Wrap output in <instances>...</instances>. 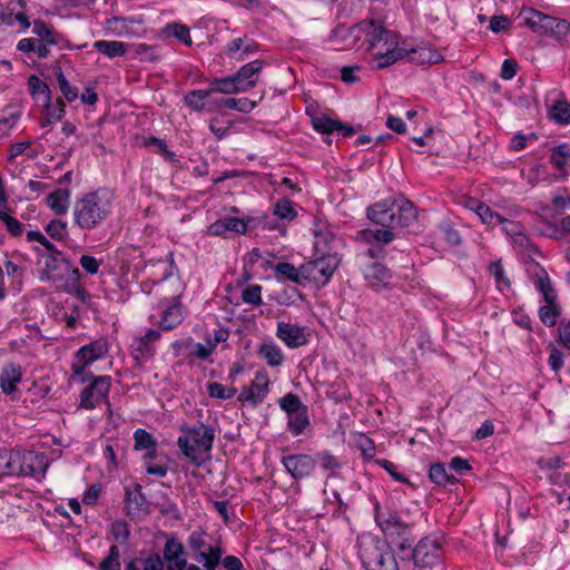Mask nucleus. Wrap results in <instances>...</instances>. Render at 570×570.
I'll list each match as a JSON object with an SVG mask.
<instances>
[{"label":"nucleus","instance_id":"e2e57ef3","mask_svg":"<svg viewBox=\"0 0 570 570\" xmlns=\"http://www.w3.org/2000/svg\"><path fill=\"white\" fill-rule=\"evenodd\" d=\"M361 70V67L358 65L354 66H344L341 69V79L343 82L347 85L356 83L360 81V77L356 75V72Z\"/></svg>","mask_w":570,"mask_h":570},{"label":"nucleus","instance_id":"c9c22d12","mask_svg":"<svg viewBox=\"0 0 570 570\" xmlns=\"http://www.w3.org/2000/svg\"><path fill=\"white\" fill-rule=\"evenodd\" d=\"M274 271L277 277H281L282 279H288L296 284H302L304 281L302 266L296 268L293 264L283 262L276 264Z\"/></svg>","mask_w":570,"mask_h":570},{"label":"nucleus","instance_id":"3c124183","mask_svg":"<svg viewBox=\"0 0 570 570\" xmlns=\"http://www.w3.org/2000/svg\"><path fill=\"white\" fill-rule=\"evenodd\" d=\"M207 393L214 399L229 400L236 394V389L225 386L218 382H209L207 384Z\"/></svg>","mask_w":570,"mask_h":570},{"label":"nucleus","instance_id":"5fc2aeb1","mask_svg":"<svg viewBox=\"0 0 570 570\" xmlns=\"http://www.w3.org/2000/svg\"><path fill=\"white\" fill-rule=\"evenodd\" d=\"M476 215L484 225H488L491 228L499 225V223L504 222V217L501 216L499 213L492 210L487 204H484V206L481 207L479 214Z\"/></svg>","mask_w":570,"mask_h":570},{"label":"nucleus","instance_id":"f3484780","mask_svg":"<svg viewBox=\"0 0 570 570\" xmlns=\"http://www.w3.org/2000/svg\"><path fill=\"white\" fill-rule=\"evenodd\" d=\"M276 336L289 348H297L307 343L304 328L292 323L278 322Z\"/></svg>","mask_w":570,"mask_h":570},{"label":"nucleus","instance_id":"49530a36","mask_svg":"<svg viewBox=\"0 0 570 570\" xmlns=\"http://www.w3.org/2000/svg\"><path fill=\"white\" fill-rule=\"evenodd\" d=\"M28 87L31 96L38 99L40 95L45 97V100L50 101V89L48 85L42 81L38 76L31 75L28 78Z\"/></svg>","mask_w":570,"mask_h":570},{"label":"nucleus","instance_id":"c03bdc74","mask_svg":"<svg viewBox=\"0 0 570 570\" xmlns=\"http://www.w3.org/2000/svg\"><path fill=\"white\" fill-rule=\"evenodd\" d=\"M312 124L313 128L321 134H332L336 131L337 128L342 127L341 121L332 119L327 116L313 117Z\"/></svg>","mask_w":570,"mask_h":570},{"label":"nucleus","instance_id":"8fccbe9b","mask_svg":"<svg viewBox=\"0 0 570 570\" xmlns=\"http://www.w3.org/2000/svg\"><path fill=\"white\" fill-rule=\"evenodd\" d=\"M135 450H155L156 440L144 429H137L134 432Z\"/></svg>","mask_w":570,"mask_h":570},{"label":"nucleus","instance_id":"cd10ccee","mask_svg":"<svg viewBox=\"0 0 570 570\" xmlns=\"http://www.w3.org/2000/svg\"><path fill=\"white\" fill-rule=\"evenodd\" d=\"M65 102L61 98H58L55 104H50V101L45 102L43 115L40 118V125L42 127L50 126L61 120L65 116Z\"/></svg>","mask_w":570,"mask_h":570},{"label":"nucleus","instance_id":"58836bf2","mask_svg":"<svg viewBox=\"0 0 570 570\" xmlns=\"http://www.w3.org/2000/svg\"><path fill=\"white\" fill-rule=\"evenodd\" d=\"M429 476L438 485L454 484L456 482V478L449 474L442 463L432 464L429 470Z\"/></svg>","mask_w":570,"mask_h":570},{"label":"nucleus","instance_id":"603ef678","mask_svg":"<svg viewBox=\"0 0 570 570\" xmlns=\"http://www.w3.org/2000/svg\"><path fill=\"white\" fill-rule=\"evenodd\" d=\"M120 551L116 544L109 548L108 556L99 564V570H121Z\"/></svg>","mask_w":570,"mask_h":570},{"label":"nucleus","instance_id":"c85d7f7f","mask_svg":"<svg viewBox=\"0 0 570 570\" xmlns=\"http://www.w3.org/2000/svg\"><path fill=\"white\" fill-rule=\"evenodd\" d=\"M213 105L217 109L225 108L244 114L250 112L256 107V102L248 98H222L213 101Z\"/></svg>","mask_w":570,"mask_h":570},{"label":"nucleus","instance_id":"4468645a","mask_svg":"<svg viewBox=\"0 0 570 570\" xmlns=\"http://www.w3.org/2000/svg\"><path fill=\"white\" fill-rule=\"evenodd\" d=\"M268 385L269 379L267 373L264 371L257 372L252 384L240 391L238 401L242 403L247 402L253 406L261 404L268 393Z\"/></svg>","mask_w":570,"mask_h":570},{"label":"nucleus","instance_id":"20e7f679","mask_svg":"<svg viewBox=\"0 0 570 570\" xmlns=\"http://www.w3.org/2000/svg\"><path fill=\"white\" fill-rule=\"evenodd\" d=\"M444 553V538L442 535H426L414 548L409 546V554L402 559H412L416 567L432 568L439 564Z\"/></svg>","mask_w":570,"mask_h":570},{"label":"nucleus","instance_id":"7ed1b4c3","mask_svg":"<svg viewBox=\"0 0 570 570\" xmlns=\"http://www.w3.org/2000/svg\"><path fill=\"white\" fill-rule=\"evenodd\" d=\"M184 433L177 440L181 453L195 465L202 466L209 460L215 439V431L210 425L198 422L195 425H183Z\"/></svg>","mask_w":570,"mask_h":570},{"label":"nucleus","instance_id":"37998d69","mask_svg":"<svg viewBox=\"0 0 570 570\" xmlns=\"http://www.w3.org/2000/svg\"><path fill=\"white\" fill-rule=\"evenodd\" d=\"M550 116L558 124H570V104L566 100L556 101L550 109Z\"/></svg>","mask_w":570,"mask_h":570},{"label":"nucleus","instance_id":"0e129e2a","mask_svg":"<svg viewBox=\"0 0 570 570\" xmlns=\"http://www.w3.org/2000/svg\"><path fill=\"white\" fill-rule=\"evenodd\" d=\"M79 264L90 275L97 274L100 267V261L90 255H82Z\"/></svg>","mask_w":570,"mask_h":570},{"label":"nucleus","instance_id":"680f3d73","mask_svg":"<svg viewBox=\"0 0 570 570\" xmlns=\"http://www.w3.org/2000/svg\"><path fill=\"white\" fill-rule=\"evenodd\" d=\"M0 220L6 225L12 236H19L23 232V225L3 210H0Z\"/></svg>","mask_w":570,"mask_h":570},{"label":"nucleus","instance_id":"aec40b11","mask_svg":"<svg viewBox=\"0 0 570 570\" xmlns=\"http://www.w3.org/2000/svg\"><path fill=\"white\" fill-rule=\"evenodd\" d=\"M141 489V485L138 483H134L125 489V509L129 517L139 514L147 503Z\"/></svg>","mask_w":570,"mask_h":570},{"label":"nucleus","instance_id":"412c9836","mask_svg":"<svg viewBox=\"0 0 570 570\" xmlns=\"http://www.w3.org/2000/svg\"><path fill=\"white\" fill-rule=\"evenodd\" d=\"M22 371L18 364L6 365L0 373V387L3 393L12 394L17 391V385L21 382Z\"/></svg>","mask_w":570,"mask_h":570},{"label":"nucleus","instance_id":"bf43d9fd","mask_svg":"<svg viewBox=\"0 0 570 570\" xmlns=\"http://www.w3.org/2000/svg\"><path fill=\"white\" fill-rule=\"evenodd\" d=\"M242 299L247 304L259 306L262 302V286L254 284L249 285L242 292Z\"/></svg>","mask_w":570,"mask_h":570},{"label":"nucleus","instance_id":"e433bc0d","mask_svg":"<svg viewBox=\"0 0 570 570\" xmlns=\"http://www.w3.org/2000/svg\"><path fill=\"white\" fill-rule=\"evenodd\" d=\"M131 348L132 357L138 363H144L146 360L153 357L155 354L154 345H151L149 341L145 340L144 336L135 341V343L131 345Z\"/></svg>","mask_w":570,"mask_h":570},{"label":"nucleus","instance_id":"5701e85b","mask_svg":"<svg viewBox=\"0 0 570 570\" xmlns=\"http://www.w3.org/2000/svg\"><path fill=\"white\" fill-rule=\"evenodd\" d=\"M209 92L213 94H224V95H234L238 92H245L246 88L238 86L234 75L214 78L209 81Z\"/></svg>","mask_w":570,"mask_h":570},{"label":"nucleus","instance_id":"2eb2a0df","mask_svg":"<svg viewBox=\"0 0 570 570\" xmlns=\"http://www.w3.org/2000/svg\"><path fill=\"white\" fill-rule=\"evenodd\" d=\"M285 470L295 480L308 476L316 465V460L308 454H289L282 458Z\"/></svg>","mask_w":570,"mask_h":570},{"label":"nucleus","instance_id":"423d86ee","mask_svg":"<svg viewBox=\"0 0 570 570\" xmlns=\"http://www.w3.org/2000/svg\"><path fill=\"white\" fill-rule=\"evenodd\" d=\"M13 475L45 478L49 466L48 458L42 452L13 450Z\"/></svg>","mask_w":570,"mask_h":570},{"label":"nucleus","instance_id":"6ab92c4d","mask_svg":"<svg viewBox=\"0 0 570 570\" xmlns=\"http://www.w3.org/2000/svg\"><path fill=\"white\" fill-rule=\"evenodd\" d=\"M263 69V61L253 60L242 66L234 75L238 86L246 88V91L256 86L258 73Z\"/></svg>","mask_w":570,"mask_h":570},{"label":"nucleus","instance_id":"a878e982","mask_svg":"<svg viewBox=\"0 0 570 570\" xmlns=\"http://www.w3.org/2000/svg\"><path fill=\"white\" fill-rule=\"evenodd\" d=\"M533 283L535 288L543 295L544 302L557 298V292L553 288L550 277L544 268L540 266L535 267Z\"/></svg>","mask_w":570,"mask_h":570},{"label":"nucleus","instance_id":"6e6d98bb","mask_svg":"<svg viewBox=\"0 0 570 570\" xmlns=\"http://www.w3.org/2000/svg\"><path fill=\"white\" fill-rule=\"evenodd\" d=\"M490 273L493 275V277L495 278V282H497V286L500 291H503L504 288H510L511 287V282L510 279L505 276V273H504V269H503V266L501 264V262H493L490 267Z\"/></svg>","mask_w":570,"mask_h":570},{"label":"nucleus","instance_id":"f704fd0d","mask_svg":"<svg viewBox=\"0 0 570 570\" xmlns=\"http://www.w3.org/2000/svg\"><path fill=\"white\" fill-rule=\"evenodd\" d=\"M315 248L321 254H327L326 252L332 248V243L336 240L335 235L326 226H322L314 229Z\"/></svg>","mask_w":570,"mask_h":570},{"label":"nucleus","instance_id":"052dcab7","mask_svg":"<svg viewBox=\"0 0 570 570\" xmlns=\"http://www.w3.org/2000/svg\"><path fill=\"white\" fill-rule=\"evenodd\" d=\"M13 450H0V476L13 475Z\"/></svg>","mask_w":570,"mask_h":570},{"label":"nucleus","instance_id":"ddd939ff","mask_svg":"<svg viewBox=\"0 0 570 570\" xmlns=\"http://www.w3.org/2000/svg\"><path fill=\"white\" fill-rule=\"evenodd\" d=\"M256 219L253 217L237 218L223 217L207 227L206 233L210 236L227 237L228 233L245 234L248 227H254Z\"/></svg>","mask_w":570,"mask_h":570},{"label":"nucleus","instance_id":"f03ea898","mask_svg":"<svg viewBox=\"0 0 570 570\" xmlns=\"http://www.w3.org/2000/svg\"><path fill=\"white\" fill-rule=\"evenodd\" d=\"M114 195L107 188L86 194L73 207L75 223L81 229H94L110 214Z\"/></svg>","mask_w":570,"mask_h":570},{"label":"nucleus","instance_id":"13d9d810","mask_svg":"<svg viewBox=\"0 0 570 570\" xmlns=\"http://www.w3.org/2000/svg\"><path fill=\"white\" fill-rule=\"evenodd\" d=\"M1 21L8 26H12L14 21L19 22L23 30L30 27L28 17L23 11H12L1 13Z\"/></svg>","mask_w":570,"mask_h":570},{"label":"nucleus","instance_id":"ea45409f","mask_svg":"<svg viewBox=\"0 0 570 570\" xmlns=\"http://www.w3.org/2000/svg\"><path fill=\"white\" fill-rule=\"evenodd\" d=\"M570 159V148L567 144H561L551 149L550 163L559 171H564V167Z\"/></svg>","mask_w":570,"mask_h":570},{"label":"nucleus","instance_id":"f257e3e1","mask_svg":"<svg viewBox=\"0 0 570 570\" xmlns=\"http://www.w3.org/2000/svg\"><path fill=\"white\" fill-rule=\"evenodd\" d=\"M368 219L383 228L409 227L417 217L414 204L403 197L387 198L367 208Z\"/></svg>","mask_w":570,"mask_h":570},{"label":"nucleus","instance_id":"a19ab883","mask_svg":"<svg viewBox=\"0 0 570 570\" xmlns=\"http://www.w3.org/2000/svg\"><path fill=\"white\" fill-rule=\"evenodd\" d=\"M185 558L184 544L175 538L168 539L163 550V562Z\"/></svg>","mask_w":570,"mask_h":570},{"label":"nucleus","instance_id":"9b49d317","mask_svg":"<svg viewBox=\"0 0 570 570\" xmlns=\"http://www.w3.org/2000/svg\"><path fill=\"white\" fill-rule=\"evenodd\" d=\"M367 50L372 52V69L375 70L387 68L407 55V49L400 47L397 40L391 47L381 42L377 47H367Z\"/></svg>","mask_w":570,"mask_h":570},{"label":"nucleus","instance_id":"09e8293b","mask_svg":"<svg viewBox=\"0 0 570 570\" xmlns=\"http://www.w3.org/2000/svg\"><path fill=\"white\" fill-rule=\"evenodd\" d=\"M395 228H384V229H366L364 230L365 238L367 240H375L379 245L389 244L395 238L394 230Z\"/></svg>","mask_w":570,"mask_h":570},{"label":"nucleus","instance_id":"b1692460","mask_svg":"<svg viewBox=\"0 0 570 570\" xmlns=\"http://www.w3.org/2000/svg\"><path fill=\"white\" fill-rule=\"evenodd\" d=\"M184 321V308L179 302L168 306L161 315L159 326L164 331H171Z\"/></svg>","mask_w":570,"mask_h":570},{"label":"nucleus","instance_id":"f8f14e48","mask_svg":"<svg viewBox=\"0 0 570 570\" xmlns=\"http://www.w3.org/2000/svg\"><path fill=\"white\" fill-rule=\"evenodd\" d=\"M358 33L365 36L367 47H377L381 42L392 46L397 40L396 35L387 30L381 22L364 20L357 23Z\"/></svg>","mask_w":570,"mask_h":570},{"label":"nucleus","instance_id":"2f4dec72","mask_svg":"<svg viewBox=\"0 0 570 570\" xmlns=\"http://www.w3.org/2000/svg\"><path fill=\"white\" fill-rule=\"evenodd\" d=\"M70 193L67 189H58L47 197V205L57 214L63 215L68 210Z\"/></svg>","mask_w":570,"mask_h":570},{"label":"nucleus","instance_id":"dca6fc26","mask_svg":"<svg viewBox=\"0 0 570 570\" xmlns=\"http://www.w3.org/2000/svg\"><path fill=\"white\" fill-rule=\"evenodd\" d=\"M363 274L367 285L376 292L386 288L392 279L391 271L379 262L366 265Z\"/></svg>","mask_w":570,"mask_h":570},{"label":"nucleus","instance_id":"4be33fe9","mask_svg":"<svg viewBox=\"0 0 570 570\" xmlns=\"http://www.w3.org/2000/svg\"><path fill=\"white\" fill-rule=\"evenodd\" d=\"M32 33L38 37V41H43L51 46L62 47L65 42V38L42 20L33 21Z\"/></svg>","mask_w":570,"mask_h":570},{"label":"nucleus","instance_id":"774afa93","mask_svg":"<svg viewBox=\"0 0 570 570\" xmlns=\"http://www.w3.org/2000/svg\"><path fill=\"white\" fill-rule=\"evenodd\" d=\"M559 340L561 344L570 350V320H562L558 325Z\"/></svg>","mask_w":570,"mask_h":570},{"label":"nucleus","instance_id":"7c9ffc66","mask_svg":"<svg viewBox=\"0 0 570 570\" xmlns=\"http://www.w3.org/2000/svg\"><path fill=\"white\" fill-rule=\"evenodd\" d=\"M94 48L108 58H116L124 56L128 46L116 40H98L94 43Z\"/></svg>","mask_w":570,"mask_h":570},{"label":"nucleus","instance_id":"1a4fd4ad","mask_svg":"<svg viewBox=\"0 0 570 570\" xmlns=\"http://www.w3.org/2000/svg\"><path fill=\"white\" fill-rule=\"evenodd\" d=\"M341 259L337 255L322 254L317 259L302 265L303 278L325 285L337 269Z\"/></svg>","mask_w":570,"mask_h":570},{"label":"nucleus","instance_id":"79ce46f5","mask_svg":"<svg viewBox=\"0 0 570 570\" xmlns=\"http://www.w3.org/2000/svg\"><path fill=\"white\" fill-rule=\"evenodd\" d=\"M274 215L279 219L293 220L297 216V212L293 202L287 198L278 199L274 205Z\"/></svg>","mask_w":570,"mask_h":570},{"label":"nucleus","instance_id":"4c0bfd02","mask_svg":"<svg viewBox=\"0 0 570 570\" xmlns=\"http://www.w3.org/2000/svg\"><path fill=\"white\" fill-rule=\"evenodd\" d=\"M209 88L195 89L187 92L184 97V102L196 111H202L205 108V100L210 97Z\"/></svg>","mask_w":570,"mask_h":570},{"label":"nucleus","instance_id":"c756f323","mask_svg":"<svg viewBox=\"0 0 570 570\" xmlns=\"http://www.w3.org/2000/svg\"><path fill=\"white\" fill-rule=\"evenodd\" d=\"M360 38L357 24L352 28H346L344 26H337L334 28L328 37L330 41H338L343 43L345 47H352L355 45V41Z\"/></svg>","mask_w":570,"mask_h":570},{"label":"nucleus","instance_id":"864d4df0","mask_svg":"<svg viewBox=\"0 0 570 570\" xmlns=\"http://www.w3.org/2000/svg\"><path fill=\"white\" fill-rule=\"evenodd\" d=\"M317 460L320 461L322 469L331 471L332 474H335L342 468V463L338 458L328 451L317 453Z\"/></svg>","mask_w":570,"mask_h":570},{"label":"nucleus","instance_id":"39448f33","mask_svg":"<svg viewBox=\"0 0 570 570\" xmlns=\"http://www.w3.org/2000/svg\"><path fill=\"white\" fill-rule=\"evenodd\" d=\"M206 538L207 533L205 531H193L187 539L188 549L193 559L200 563L204 570H217L224 551L220 546L208 543Z\"/></svg>","mask_w":570,"mask_h":570},{"label":"nucleus","instance_id":"4d7b16f0","mask_svg":"<svg viewBox=\"0 0 570 570\" xmlns=\"http://www.w3.org/2000/svg\"><path fill=\"white\" fill-rule=\"evenodd\" d=\"M45 230L51 238L62 240L67 236V223L60 219H52Z\"/></svg>","mask_w":570,"mask_h":570},{"label":"nucleus","instance_id":"a211bd4d","mask_svg":"<svg viewBox=\"0 0 570 570\" xmlns=\"http://www.w3.org/2000/svg\"><path fill=\"white\" fill-rule=\"evenodd\" d=\"M367 554L368 560H363L366 570H400L397 561L391 551H382L375 547Z\"/></svg>","mask_w":570,"mask_h":570},{"label":"nucleus","instance_id":"9d476101","mask_svg":"<svg viewBox=\"0 0 570 570\" xmlns=\"http://www.w3.org/2000/svg\"><path fill=\"white\" fill-rule=\"evenodd\" d=\"M108 353V342L105 338H99L87 345L80 347L72 363L71 370L75 376H81L88 365L97 360L102 358Z\"/></svg>","mask_w":570,"mask_h":570},{"label":"nucleus","instance_id":"338daca9","mask_svg":"<svg viewBox=\"0 0 570 570\" xmlns=\"http://www.w3.org/2000/svg\"><path fill=\"white\" fill-rule=\"evenodd\" d=\"M141 570H164V562L159 554L141 558Z\"/></svg>","mask_w":570,"mask_h":570},{"label":"nucleus","instance_id":"bb28decb","mask_svg":"<svg viewBox=\"0 0 570 570\" xmlns=\"http://www.w3.org/2000/svg\"><path fill=\"white\" fill-rule=\"evenodd\" d=\"M405 57H409L411 62L417 65H433L442 60V56L429 47L412 48L410 50L407 49V55Z\"/></svg>","mask_w":570,"mask_h":570},{"label":"nucleus","instance_id":"72a5a7b5","mask_svg":"<svg viewBox=\"0 0 570 570\" xmlns=\"http://www.w3.org/2000/svg\"><path fill=\"white\" fill-rule=\"evenodd\" d=\"M560 313L561 307L557 302V298L551 299V302L550 299L546 301V305L539 308V317L541 322L548 327H552L557 324V320L560 316Z\"/></svg>","mask_w":570,"mask_h":570},{"label":"nucleus","instance_id":"393cba45","mask_svg":"<svg viewBox=\"0 0 570 570\" xmlns=\"http://www.w3.org/2000/svg\"><path fill=\"white\" fill-rule=\"evenodd\" d=\"M257 354L272 367L281 366L285 358L281 347L274 342L261 344Z\"/></svg>","mask_w":570,"mask_h":570},{"label":"nucleus","instance_id":"6e6552de","mask_svg":"<svg viewBox=\"0 0 570 570\" xmlns=\"http://www.w3.org/2000/svg\"><path fill=\"white\" fill-rule=\"evenodd\" d=\"M525 24L534 32L561 39L569 33L570 22L566 19L550 17L534 9L527 10Z\"/></svg>","mask_w":570,"mask_h":570},{"label":"nucleus","instance_id":"69168bd1","mask_svg":"<svg viewBox=\"0 0 570 570\" xmlns=\"http://www.w3.org/2000/svg\"><path fill=\"white\" fill-rule=\"evenodd\" d=\"M215 351V343L208 341L207 344L196 343L194 346L193 355L199 360L208 358Z\"/></svg>","mask_w":570,"mask_h":570},{"label":"nucleus","instance_id":"de8ad7c7","mask_svg":"<svg viewBox=\"0 0 570 570\" xmlns=\"http://www.w3.org/2000/svg\"><path fill=\"white\" fill-rule=\"evenodd\" d=\"M278 404H279V407L287 415H289L292 413H295V412H298V411L307 407L306 405H304L302 403L299 396L294 394V393H287L286 395L281 397L279 401H278Z\"/></svg>","mask_w":570,"mask_h":570},{"label":"nucleus","instance_id":"473e14b6","mask_svg":"<svg viewBox=\"0 0 570 570\" xmlns=\"http://www.w3.org/2000/svg\"><path fill=\"white\" fill-rule=\"evenodd\" d=\"M287 426L294 436L301 435L309 425L308 409L305 407L298 412L287 415Z\"/></svg>","mask_w":570,"mask_h":570},{"label":"nucleus","instance_id":"a18cd8bd","mask_svg":"<svg viewBox=\"0 0 570 570\" xmlns=\"http://www.w3.org/2000/svg\"><path fill=\"white\" fill-rule=\"evenodd\" d=\"M55 72L57 76L59 89L66 100L69 102L75 101L79 97L78 89L69 83L60 67L56 68Z\"/></svg>","mask_w":570,"mask_h":570},{"label":"nucleus","instance_id":"0eeeda50","mask_svg":"<svg viewBox=\"0 0 570 570\" xmlns=\"http://www.w3.org/2000/svg\"><path fill=\"white\" fill-rule=\"evenodd\" d=\"M92 381L80 393V407L92 410L106 403L109 405L108 394L111 387V377L108 375L94 376L91 373L81 375V382Z\"/></svg>","mask_w":570,"mask_h":570}]
</instances>
